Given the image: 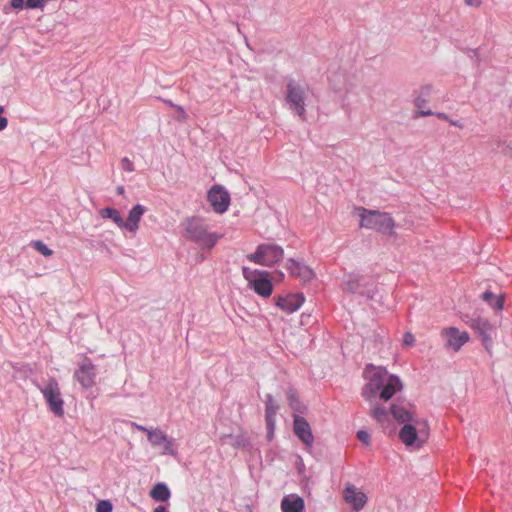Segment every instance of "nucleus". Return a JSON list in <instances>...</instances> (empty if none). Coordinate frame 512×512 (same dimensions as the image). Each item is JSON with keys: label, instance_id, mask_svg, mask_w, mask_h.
Wrapping results in <instances>:
<instances>
[{"label": "nucleus", "instance_id": "nucleus-34", "mask_svg": "<svg viewBox=\"0 0 512 512\" xmlns=\"http://www.w3.org/2000/svg\"><path fill=\"white\" fill-rule=\"evenodd\" d=\"M403 342L407 346H412L414 344V342H415L413 334L410 333V332L405 333L404 338H403Z\"/></svg>", "mask_w": 512, "mask_h": 512}, {"label": "nucleus", "instance_id": "nucleus-3", "mask_svg": "<svg viewBox=\"0 0 512 512\" xmlns=\"http://www.w3.org/2000/svg\"><path fill=\"white\" fill-rule=\"evenodd\" d=\"M362 228L372 229L383 234H393V218L384 212L359 208Z\"/></svg>", "mask_w": 512, "mask_h": 512}, {"label": "nucleus", "instance_id": "nucleus-43", "mask_svg": "<svg viewBox=\"0 0 512 512\" xmlns=\"http://www.w3.org/2000/svg\"><path fill=\"white\" fill-rule=\"evenodd\" d=\"M3 112H4V107L0 106V113H3Z\"/></svg>", "mask_w": 512, "mask_h": 512}, {"label": "nucleus", "instance_id": "nucleus-31", "mask_svg": "<svg viewBox=\"0 0 512 512\" xmlns=\"http://www.w3.org/2000/svg\"><path fill=\"white\" fill-rule=\"evenodd\" d=\"M45 4V0H27L26 6L30 9L42 8Z\"/></svg>", "mask_w": 512, "mask_h": 512}, {"label": "nucleus", "instance_id": "nucleus-15", "mask_svg": "<svg viewBox=\"0 0 512 512\" xmlns=\"http://www.w3.org/2000/svg\"><path fill=\"white\" fill-rule=\"evenodd\" d=\"M305 298L303 294H288L285 296L276 297V306L284 312L291 314L297 311L304 303Z\"/></svg>", "mask_w": 512, "mask_h": 512}, {"label": "nucleus", "instance_id": "nucleus-13", "mask_svg": "<svg viewBox=\"0 0 512 512\" xmlns=\"http://www.w3.org/2000/svg\"><path fill=\"white\" fill-rule=\"evenodd\" d=\"M343 497L346 503H348L355 511L361 510L367 502L366 494L352 484L346 485L343 491Z\"/></svg>", "mask_w": 512, "mask_h": 512}, {"label": "nucleus", "instance_id": "nucleus-6", "mask_svg": "<svg viewBox=\"0 0 512 512\" xmlns=\"http://www.w3.org/2000/svg\"><path fill=\"white\" fill-rule=\"evenodd\" d=\"M40 391L50 409L58 417L64 416V400L61 396L59 383L55 378H50Z\"/></svg>", "mask_w": 512, "mask_h": 512}, {"label": "nucleus", "instance_id": "nucleus-20", "mask_svg": "<svg viewBox=\"0 0 512 512\" xmlns=\"http://www.w3.org/2000/svg\"><path fill=\"white\" fill-rule=\"evenodd\" d=\"M304 508L303 498L296 494L286 495L281 501L282 512H303Z\"/></svg>", "mask_w": 512, "mask_h": 512}, {"label": "nucleus", "instance_id": "nucleus-19", "mask_svg": "<svg viewBox=\"0 0 512 512\" xmlns=\"http://www.w3.org/2000/svg\"><path fill=\"white\" fill-rule=\"evenodd\" d=\"M279 410V405L276 403L272 395H267L265 403V419L268 429V438L272 439L275 429V416Z\"/></svg>", "mask_w": 512, "mask_h": 512}, {"label": "nucleus", "instance_id": "nucleus-10", "mask_svg": "<svg viewBox=\"0 0 512 512\" xmlns=\"http://www.w3.org/2000/svg\"><path fill=\"white\" fill-rule=\"evenodd\" d=\"M440 335L445 341V347L455 352H458L470 340V336L466 331L460 332L455 327L443 328Z\"/></svg>", "mask_w": 512, "mask_h": 512}, {"label": "nucleus", "instance_id": "nucleus-26", "mask_svg": "<svg viewBox=\"0 0 512 512\" xmlns=\"http://www.w3.org/2000/svg\"><path fill=\"white\" fill-rule=\"evenodd\" d=\"M32 246L37 252L46 257H50L53 254V251L41 240L34 241Z\"/></svg>", "mask_w": 512, "mask_h": 512}, {"label": "nucleus", "instance_id": "nucleus-9", "mask_svg": "<svg viewBox=\"0 0 512 512\" xmlns=\"http://www.w3.org/2000/svg\"><path fill=\"white\" fill-rule=\"evenodd\" d=\"M207 199L213 210L219 214L227 211L231 200L228 191L220 185H214L208 191Z\"/></svg>", "mask_w": 512, "mask_h": 512}, {"label": "nucleus", "instance_id": "nucleus-25", "mask_svg": "<svg viewBox=\"0 0 512 512\" xmlns=\"http://www.w3.org/2000/svg\"><path fill=\"white\" fill-rule=\"evenodd\" d=\"M414 103H415V106L420 109V111H418L416 113V117H425V116L433 115V112L431 110H423V107L425 106V103H426V99L424 97H422V96L416 97Z\"/></svg>", "mask_w": 512, "mask_h": 512}, {"label": "nucleus", "instance_id": "nucleus-24", "mask_svg": "<svg viewBox=\"0 0 512 512\" xmlns=\"http://www.w3.org/2000/svg\"><path fill=\"white\" fill-rule=\"evenodd\" d=\"M483 299L496 310H502L504 307V297L502 295L495 296L492 292L486 291L483 293Z\"/></svg>", "mask_w": 512, "mask_h": 512}, {"label": "nucleus", "instance_id": "nucleus-36", "mask_svg": "<svg viewBox=\"0 0 512 512\" xmlns=\"http://www.w3.org/2000/svg\"><path fill=\"white\" fill-rule=\"evenodd\" d=\"M465 3L468 6L479 7L481 5V0H465Z\"/></svg>", "mask_w": 512, "mask_h": 512}, {"label": "nucleus", "instance_id": "nucleus-17", "mask_svg": "<svg viewBox=\"0 0 512 512\" xmlns=\"http://www.w3.org/2000/svg\"><path fill=\"white\" fill-rule=\"evenodd\" d=\"M294 432L306 446H312L314 437L310 425L305 418L295 416Z\"/></svg>", "mask_w": 512, "mask_h": 512}, {"label": "nucleus", "instance_id": "nucleus-27", "mask_svg": "<svg viewBox=\"0 0 512 512\" xmlns=\"http://www.w3.org/2000/svg\"><path fill=\"white\" fill-rule=\"evenodd\" d=\"M371 415L380 423H384L389 417L387 411L380 407H375L372 410Z\"/></svg>", "mask_w": 512, "mask_h": 512}, {"label": "nucleus", "instance_id": "nucleus-32", "mask_svg": "<svg viewBox=\"0 0 512 512\" xmlns=\"http://www.w3.org/2000/svg\"><path fill=\"white\" fill-rule=\"evenodd\" d=\"M357 438L366 445L370 443V435L366 431H358Z\"/></svg>", "mask_w": 512, "mask_h": 512}, {"label": "nucleus", "instance_id": "nucleus-18", "mask_svg": "<svg viewBox=\"0 0 512 512\" xmlns=\"http://www.w3.org/2000/svg\"><path fill=\"white\" fill-rule=\"evenodd\" d=\"M286 268L289 270L291 275L299 278L303 282H308L315 276L313 270L310 267L294 259H288Z\"/></svg>", "mask_w": 512, "mask_h": 512}, {"label": "nucleus", "instance_id": "nucleus-42", "mask_svg": "<svg viewBox=\"0 0 512 512\" xmlns=\"http://www.w3.org/2000/svg\"><path fill=\"white\" fill-rule=\"evenodd\" d=\"M117 193L122 195L124 193V187L123 186H120L117 188Z\"/></svg>", "mask_w": 512, "mask_h": 512}, {"label": "nucleus", "instance_id": "nucleus-33", "mask_svg": "<svg viewBox=\"0 0 512 512\" xmlns=\"http://www.w3.org/2000/svg\"><path fill=\"white\" fill-rule=\"evenodd\" d=\"M287 398L288 400L290 401V405L292 406V408H295V402L297 401L296 399V390L294 389H289L287 391Z\"/></svg>", "mask_w": 512, "mask_h": 512}, {"label": "nucleus", "instance_id": "nucleus-41", "mask_svg": "<svg viewBox=\"0 0 512 512\" xmlns=\"http://www.w3.org/2000/svg\"><path fill=\"white\" fill-rule=\"evenodd\" d=\"M429 92H430V87L429 86L423 88V93L425 94V96H428Z\"/></svg>", "mask_w": 512, "mask_h": 512}, {"label": "nucleus", "instance_id": "nucleus-4", "mask_svg": "<svg viewBox=\"0 0 512 512\" xmlns=\"http://www.w3.org/2000/svg\"><path fill=\"white\" fill-rule=\"evenodd\" d=\"M243 277L249 286L260 296L268 298L273 293V285L266 271L251 270L248 267L242 269Z\"/></svg>", "mask_w": 512, "mask_h": 512}, {"label": "nucleus", "instance_id": "nucleus-35", "mask_svg": "<svg viewBox=\"0 0 512 512\" xmlns=\"http://www.w3.org/2000/svg\"><path fill=\"white\" fill-rule=\"evenodd\" d=\"M11 5L15 9H23L24 0H11Z\"/></svg>", "mask_w": 512, "mask_h": 512}, {"label": "nucleus", "instance_id": "nucleus-44", "mask_svg": "<svg viewBox=\"0 0 512 512\" xmlns=\"http://www.w3.org/2000/svg\"><path fill=\"white\" fill-rule=\"evenodd\" d=\"M349 289H350V290H353V289H354V287H353L352 285H351V286L349 285Z\"/></svg>", "mask_w": 512, "mask_h": 512}, {"label": "nucleus", "instance_id": "nucleus-23", "mask_svg": "<svg viewBox=\"0 0 512 512\" xmlns=\"http://www.w3.org/2000/svg\"><path fill=\"white\" fill-rule=\"evenodd\" d=\"M99 214L102 218L111 219L119 228L122 229V225H124V219L117 209L110 207L103 208L99 211Z\"/></svg>", "mask_w": 512, "mask_h": 512}, {"label": "nucleus", "instance_id": "nucleus-30", "mask_svg": "<svg viewBox=\"0 0 512 512\" xmlns=\"http://www.w3.org/2000/svg\"><path fill=\"white\" fill-rule=\"evenodd\" d=\"M121 167L123 170L127 171V172H133L134 171V164L133 162L125 157L121 160Z\"/></svg>", "mask_w": 512, "mask_h": 512}, {"label": "nucleus", "instance_id": "nucleus-22", "mask_svg": "<svg viewBox=\"0 0 512 512\" xmlns=\"http://www.w3.org/2000/svg\"><path fill=\"white\" fill-rule=\"evenodd\" d=\"M150 496L156 501H168L171 492L165 483H157L150 491Z\"/></svg>", "mask_w": 512, "mask_h": 512}, {"label": "nucleus", "instance_id": "nucleus-2", "mask_svg": "<svg viewBox=\"0 0 512 512\" xmlns=\"http://www.w3.org/2000/svg\"><path fill=\"white\" fill-rule=\"evenodd\" d=\"M187 237L202 248L211 249L222 237L220 234L208 231V225L201 218L193 217L186 224Z\"/></svg>", "mask_w": 512, "mask_h": 512}, {"label": "nucleus", "instance_id": "nucleus-8", "mask_svg": "<svg viewBox=\"0 0 512 512\" xmlns=\"http://www.w3.org/2000/svg\"><path fill=\"white\" fill-rule=\"evenodd\" d=\"M305 91V87L295 83L294 81H290L287 85L286 100L289 103L290 108L294 110L300 117H304L305 115Z\"/></svg>", "mask_w": 512, "mask_h": 512}, {"label": "nucleus", "instance_id": "nucleus-28", "mask_svg": "<svg viewBox=\"0 0 512 512\" xmlns=\"http://www.w3.org/2000/svg\"><path fill=\"white\" fill-rule=\"evenodd\" d=\"M175 110L178 112L177 120L180 122H185L188 119V114L184 110V108L180 105L173 104L171 101H167Z\"/></svg>", "mask_w": 512, "mask_h": 512}, {"label": "nucleus", "instance_id": "nucleus-39", "mask_svg": "<svg viewBox=\"0 0 512 512\" xmlns=\"http://www.w3.org/2000/svg\"><path fill=\"white\" fill-rule=\"evenodd\" d=\"M436 116H437L439 119H442V120H445V121H448V122H449V120H450V118L448 117V115H447V114H445V113H442V112H440V113H436Z\"/></svg>", "mask_w": 512, "mask_h": 512}, {"label": "nucleus", "instance_id": "nucleus-38", "mask_svg": "<svg viewBox=\"0 0 512 512\" xmlns=\"http://www.w3.org/2000/svg\"><path fill=\"white\" fill-rule=\"evenodd\" d=\"M133 425H134V427H135L136 429H138L139 431L146 432L147 434H148V431L150 430V429H148L147 427L142 426V425H139V424H136V423H134Z\"/></svg>", "mask_w": 512, "mask_h": 512}, {"label": "nucleus", "instance_id": "nucleus-29", "mask_svg": "<svg viewBox=\"0 0 512 512\" xmlns=\"http://www.w3.org/2000/svg\"><path fill=\"white\" fill-rule=\"evenodd\" d=\"M112 504L108 500H101L96 505V512H112Z\"/></svg>", "mask_w": 512, "mask_h": 512}, {"label": "nucleus", "instance_id": "nucleus-21", "mask_svg": "<svg viewBox=\"0 0 512 512\" xmlns=\"http://www.w3.org/2000/svg\"><path fill=\"white\" fill-rule=\"evenodd\" d=\"M392 414L397 421L404 423V425L407 423L420 424V422L414 418L413 413L403 406L393 405Z\"/></svg>", "mask_w": 512, "mask_h": 512}, {"label": "nucleus", "instance_id": "nucleus-14", "mask_svg": "<svg viewBox=\"0 0 512 512\" xmlns=\"http://www.w3.org/2000/svg\"><path fill=\"white\" fill-rule=\"evenodd\" d=\"M147 438L153 447L161 450L162 454L173 452L172 440L162 430L158 428L149 430Z\"/></svg>", "mask_w": 512, "mask_h": 512}, {"label": "nucleus", "instance_id": "nucleus-12", "mask_svg": "<svg viewBox=\"0 0 512 512\" xmlns=\"http://www.w3.org/2000/svg\"><path fill=\"white\" fill-rule=\"evenodd\" d=\"M74 376L84 389L93 387L96 378L95 365L86 357L75 371Z\"/></svg>", "mask_w": 512, "mask_h": 512}, {"label": "nucleus", "instance_id": "nucleus-16", "mask_svg": "<svg viewBox=\"0 0 512 512\" xmlns=\"http://www.w3.org/2000/svg\"><path fill=\"white\" fill-rule=\"evenodd\" d=\"M145 212L146 208L143 205L136 204L133 206L128 213L127 220H124L122 229H125L131 233H136L139 229L141 218Z\"/></svg>", "mask_w": 512, "mask_h": 512}, {"label": "nucleus", "instance_id": "nucleus-40", "mask_svg": "<svg viewBox=\"0 0 512 512\" xmlns=\"http://www.w3.org/2000/svg\"><path fill=\"white\" fill-rule=\"evenodd\" d=\"M449 123L455 127L462 128V124L459 121L449 120Z\"/></svg>", "mask_w": 512, "mask_h": 512}, {"label": "nucleus", "instance_id": "nucleus-37", "mask_svg": "<svg viewBox=\"0 0 512 512\" xmlns=\"http://www.w3.org/2000/svg\"><path fill=\"white\" fill-rule=\"evenodd\" d=\"M8 120L5 117H0V131L4 130L7 127Z\"/></svg>", "mask_w": 512, "mask_h": 512}, {"label": "nucleus", "instance_id": "nucleus-11", "mask_svg": "<svg viewBox=\"0 0 512 512\" xmlns=\"http://www.w3.org/2000/svg\"><path fill=\"white\" fill-rule=\"evenodd\" d=\"M469 326L479 334L485 349L489 354H492L494 329L489 321L483 318H475L470 321Z\"/></svg>", "mask_w": 512, "mask_h": 512}, {"label": "nucleus", "instance_id": "nucleus-7", "mask_svg": "<svg viewBox=\"0 0 512 512\" xmlns=\"http://www.w3.org/2000/svg\"><path fill=\"white\" fill-rule=\"evenodd\" d=\"M418 424L407 423L399 431V439L407 447L421 448L428 439L429 432L425 426L424 429H417Z\"/></svg>", "mask_w": 512, "mask_h": 512}, {"label": "nucleus", "instance_id": "nucleus-1", "mask_svg": "<svg viewBox=\"0 0 512 512\" xmlns=\"http://www.w3.org/2000/svg\"><path fill=\"white\" fill-rule=\"evenodd\" d=\"M366 375L370 379V382L375 386L379 387L384 385L380 398L388 401L390 400L397 391L402 389V383L397 376L389 375L385 368L369 366L366 368Z\"/></svg>", "mask_w": 512, "mask_h": 512}, {"label": "nucleus", "instance_id": "nucleus-5", "mask_svg": "<svg viewBox=\"0 0 512 512\" xmlns=\"http://www.w3.org/2000/svg\"><path fill=\"white\" fill-rule=\"evenodd\" d=\"M283 249L275 244H261L254 253L248 254L247 259L262 266H273L282 260Z\"/></svg>", "mask_w": 512, "mask_h": 512}]
</instances>
